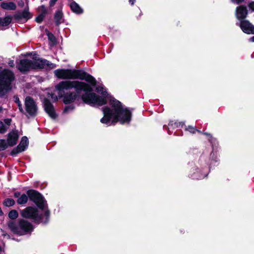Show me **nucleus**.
Here are the masks:
<instances>
[{"label": "nucleus", "mask_w": 254, "mask_h": 254, "mask_svg": "<svg viewBox=\"0 0 254 254\" xmlns=\"http://www.w3.org/2000/svg\"><path fill=\"white\" fill-rule=\"evenodd\" d=\"M111 105L112 109L108 107L103 108L104 116L100 120L102 124H107L111 119L114 124L118 122L122 124L129 122L131 113L127 109L123 108L121 102L117 100H112Z\"/></svg>", "instance_id": "1"}, {"label": "nucleus", "mask_w": 254, "mask_h": 254, "mask_svg": "<svg viewBox=\"0 0 254 254\" xmlns=\"http://www.w3.org/2000/svg\"><path fill=\"white\" fill-rule=\"evenodd\" d=\"M56 88L58 90H69L74 88L75 92L66 93L64 96V102L69 104L76 100L80 95L81 91L90 92L92 91V87L88 84L77 80L63 81L56 85Z\"/></svg>", "instance_id": "2"}, {"label": "nucleus", "mask_w": 254, "mask_h": 254, "mask_svg": "<svg viewBox=\"0 0 254 254\" xmlns=\"http://www.w3.org/2000/svg\"><path fill=\"white\" fill-rule=\"evenodd\" d=\"M54 73L59 78L85 80L92 86L96 84V79L93 76L80 70L57 69L55 70Z\"/></svg>", "instance_id": "3"}, {"label": "nucleus", "mask_w": 254, "mask_h": 254, "mask_svg": "<svg viewBox=\"0 0 254 254\" xmlns=\"http://www.w3.org/2000/svg\"><path fill=\"white\" fill-rule=\"evenodd\" d=\"M96 91L103 95V96H99L94 93L90 92H85V94L81 95V97L82 101L88 104L93 106H101L106 104V100L105 96L107 95V92L104 91L102 87L98 86L96 87Z\"/></svg>", "instance_id": "4"}, {"label": "nucleus", "mask_w": 254, "mask_h": 254, "mask_svg": "<svg viewBox=\"0 0 254 254\" xmlns=\"http://www.w3.org/2000/svg\"><path fill=\"white\" fill-rule=\"evenodd\" d=\"M13 73L3 69L0 72V96L4 95L11 88V82L14 80Z\"/></svg>", "instance_id": "5"}, {"label": "nucleus", "mask_w": 254, "mask_h": 254, "mask_svg": "<svg viewBox=\"0 0 254 254\" xmlns=\"http://www.w3.org/2000/svg\"><path fill=\"white\" fill-rule=\"evenodd\" d=\"M8 226L12 232L20 235L32 229L31 224L24 220H20L18 224L14 222H9Z\"/></svg>", "instance_id": "6"}, {"label": "nucleus", "mask_w": 254, "mask_h": 254, "mask_svg": "<svg viewBox=\"0 0 254 254\" xmlns=\"http://www.w3.org/2000/svg\"><path fill=\"white\" fill-rule=\"evenodd\" d=\"M21 215L23 217L32 219L35 221L41 220V216L38 214L37 209L33 207L29 206L22 210Z\"/></svg>", "instance_id": "7"}, {"label": "nucleus", "mask_w": 254, "mask_h": 254, "mask_svg": "<svg viewBox=\"0 0 254 254\" xmlns=\"http://www.w3.org/2000/svg\"><path fill=\"white\" fill-rule=\"evenodd\" d=\"M33 69L46 68L53 69L56 67V65L46 60L38 59L32 61Z\"/></svg>", "instance_id": "8"}, {"label": "nucleus", "mask_w": 254, "mask_h": 254, "mask_svg": "<svg viewBox=\"0 0 254 254\" xmlns=\"http://www.w3.org/2000/svg\"><path fill=\"white\" fill-rule=\"evenodd\" d=\"M25 106L27 113L31 116H35L37 112V106L34 100L30 97H27L25 100Z\"/></svg>", "instance_id": "9"}, {"label": "nucleus", "mask_w": 254, "mask_h": 254, "mask_svg": "<svg viewBox=\"0 0 254 254\" xmlns=\"http://www.w3.org/2000/svg\"><path fill=\"white\" fill-rule=\"evenodd\" d=\"M17 66L21 72H24L33 69L32 62V61L26 59L21 60L20 61Z\"/></svg>", "instance_id": "10"}, {"label": "nucleus", "mask_w": 254, "mask_h": 254, "mask_svg": "<svg viewBox=\"0 0 254 254\" xmlns=\"http://www.w3.org/2000/svg\"><path fill=\"white\" fill-rule=\"evenodd\" d=\"M240 27L244 32L248 34H254V26L247 20H242Z\"/></svg>", "instance_id": "11"}, {"label": "nucleus", "mask_w": 254, "mask_h": 254, "mask_svg": "<svg viewBox=\"0 0 254 254\" xmlns=\"http://www.w3.org/2000/svg\"><path fill=\"white\" fill-rule=\"evenodd\" d=\"M44 104L46 112L51 118L53 119L56 118V115L55 112L54 107L48 99H45Z\"/></svg>", "instance_id": "12"}, {"label": "nucleus", "mask_w": 254, "mask_h": 254, "mask_svg": "<svg viewBox=\"0 0 254 254\" xmlns=\"http://www.w3.org/2000/svg\"><path fill=\"white\" fill-rule=\"evenodd\" d=\"M18 138V135L16 131H11L8 134L7 143L10 146H12L15 145Z\"/></svg>", "instance_id": "13"}, {"label": "nucleus", "mask_w": 254, "mask_h": 254, "mask_svg": "<svg viewBox=\"0 0 254 254\" xmlns=\"http://www.w3.org/2000/svg\"><path fill=\"white\" fill-rule=\"evenodd\" d=\"M248 14L247 7L244 6H240L236 10V16L239 19H244Z\"/></svg>", "instance_id": "14"}, {"label": "nucleus", "mask_w": 254, "mask_h": 254, "mask_svg": "<svg viewBox=\"0 0 254 254\" xmlns=\"http://www.w3.org/2000/svg\"><path fill=\"white\" fill-rule=\"evenodd\" d=\"M15 19L17 20L24 19L27 21L31 17L30 14L27 9H25L22 12H17L14 16Z\"/></svg>", "instance_id": "15"}, {"label": "nucleus", "mask_w": 254, "mask_h": 254, "mask_svg": "<svg viewBox=\"0 0 254 254\" xmlns=\"http://www.w3.org/2000/svg\"><path fill=\"white\" fill-rule=\"evenodd\" d=\"M28 144V138L26 136L22 138L20 143L17 146L18 152H22L25 150Z\"/></svg>", "instance_id": "16"}, {"label": "nucleus", "mask_w": 254, "mask_h": 254, "mask_svg": "<svg viewBox=\"0 0 254 254\" xmlns=\"http://www.w3.org/2000/svg\"><path fill=\"white\" fill-rule=\"evenodd\" d=\"M1 7L6 10H15L16 8V4L13 2L4 1L1 3Z\"/></svg>", "instance_id": "17"}, {"label": "nucleus", "mask_w": 254, "mask_h": 254, "mask_svg": "<svg viewBox=\"0 0 254 254\" xmlns=\"http://www.w3.org/2000/svg\"><path fill=\"white\" fill-rule=\"evenodd\" d=\"M27 194L28 197L30 198V200L33 201L34 202L38 198L40 194L34 190H29L27 192Z\"/></svg>", "instance_id": "18"}, {"label": "nucleus", "mask_w": 254, "mask_h": 254, "mask_svg": "<svg viewBox=\"0 0 254 254\" xmlns=\"http://www.w3.org/2000/svg\"><path fill=\"white\" fill-rule=\"evenodd\" d=\"M70 8L72 11L74 13L80 14L83 12L82 9L74 1L71 2Z\"/></svg>", "instance_id": "19"}, {"label": "nucleus", "mask_w": 254, "mask_h": 254, "mask_svg": "<svg viewBox=\"0 0 254 254\" xmlns=\"http://www.w3.org/2000/svg\"><path fill=\"white\" fill-rule=\"evenodd\" d=\"M37 206L40 209H44L45 206V200L43 196L40 194L38 198L34 202Z\"/></svg>", "instance_id": "20"}, {"label": "nucleus", "mask_w": 254, "mask_h": 254, "mask_svg": "<svg viewBox=\"0 0 254 254\" xmlns=\"http://www.w3.org/2000/svg\"><path fill=\"white\" fill-rule=\"evenodd\" d=\"M10 16H6L3 19H0V27L8 25L11 21Z\"/></svg>", "instance_id": "21"}, {"label": "nucleus", "mask_w": 254, "mask_h": 254, "mask_svg": "<svg viewBox=\"0 0 254 254\" xmlns=\"http://www.w3.org/2000/svg\"><path fill=\"white\" fill-rule=\"evenodd\" d=\"M63 17V13L61 10L56 12L55 15V20L56 23L58 25L62 22Z\"/></svg>", "instance_id": "22"}, {"label": "nucleus", "mask_w": 254, "mask_h": 254, "mask_svg": "<svg viewBox=\"0 0 254 254\" xmlns=\"http://www.w3.org/2000/svg\"><path fill=\"white\" fill-rule=\"evenodd\" d=\"M28 196L25 194H22L21 196L17 199V202L19 204H25L28 201Z\"/></svg>", "instance_id": "23"}, {"label": "nucleus", "mask_w": 254, "mask_h": 254, "mask_svg": "<svg viewBox=\"0 0 254 254\" xmlns=\"http://www.w3.org/2000/svg\"><path fill=\"white\" fill-rule=\"evenodd\" d=\"M39 8L41 9L42 10L44 11V12L40 14L38 16H37L36 18V20L38 23H41L44 19L45 15L46 13V9L44 6H41Z\"/></svg>", "instance_id": "24"}, {"label": "nucleus", "mask_w": 254, "mask_h": 254, "mask_svg": "<svg viewBox=\"0 0 254 254\" xmlns=\"http://www.w3.org/2000/svg\"><path fill=\"white\" fill-rule=\"evenodd\" d=\"M3 204L4 205L7 207L13 206L15 204V201L12 198H6L5 199Z\"/></svg>", "instance_id": "25"}, {"label": "nucleus", "mask_w": 254, "mask_h": 254, "mask_svg": "<svg viewBox=\"0 0 254 254\" xmlns=\"http://www.w3.org/2000/svg\"><path fill=\"white\" fill-rule=\"evenodd\" d=\"M18 214L16 210H12L8 213V217L11 219H15L18 217Z\"/></svg>", "instance_id": "26"}, {"label": "nucleus", "mask_w": 254, "mask_h": 254, "mask_svg": "<svg viewBox=\"0 0 254 254\" xmlns=\"http://www.w3.org/2000/svg\"><path fill=\"white\" fill-rule=\"evenodd\" d=\"M7 130V127L4 126L3 123L0 121V133L3 134Z\"/></svg>", "instance_id": "27"}, {"label": "nucleus", "mask_w": 254, "mask_h": 254, "mask_svg": "<svg viewBox=\"0 0 254 254\" xmlns=\"http://www.w3.org/2000/svg\"><path fill=\"white\" fill-rule=\"evenodd\" d=\"M14 101L17 104V105L18 106L19 109L20 111L22 113L24 112V110L22 107V104L20 103V102L19 101V99L18 97L14 96Z\"/></svg>", "instance_id": "28"}, {"label": "nucleus", "mask_w": 254, "mask_h": 254, "mask_svg": "<svg viewBox=\"0 0 254 254\" xmlns=\"http://www.w3.org/2000/svg\"><path fill=\"white\" fill-rule=\"evenodd\" d=\"M7 144L5 140L0 139V151L4 150L7 148Z\"/></svg>", "instance_id": "29"}, {"label": "nucleus", "mask_w": 254, "mask_h": 254, "mask_svg": "<svg viewBox=\"0 0 254 254\" xmlns=\"http://www.w3.org/2000/svg\"><path fill=\"white\" fill-rule=\"evenodd\" d=\"M187 130L192 133H195L196 131L201 133L200 130H196L195 127L191 126L188 127L187 128Z\"/></svg>", "instance_id": "30"}, {"label": "nucleus", "mask_w": 254, "mask_h": 254, "mask_svg": "<svg viewBox=\"0 0 254 254\" xmlns=\"http://www.w3.org/2000/svg\"><path fill=\"white\" fill-rule=\"evenodd\" d=\"M48 39L50 40L52 43L56 42V38L55 36L51 33H48L47 34Z\"/></svg>", "instance_id": "31"}, {"label": "nucleus", "mask_w": 254, "mask_h": 254, "mask_svg": "<svg viewBox=\"0 0 254 254\" xmlns=\"http://www.w3.org/2000/svg\"><path fill=\"white\" fill-rule=\"evenodd\" d=\"M4 122L5 124L6 127H7V128H8L9 126L10 125L11 122V120L10 119H6L4 120Z\"/></svg>", "instance_id": "32"}, {"label": "nucleus", "mask_w": 254, "mask_h": 254, "mask_svg": "<svg viewBox=\"0 0 254 254\" xmlns=\"http://www.w3.org/2000/svg\"><path fill=\"white\" fill-rule=\"evenodd\" d=\"M248 6L250 9L254 11V1H252L249 3Z\"/></svg>", "instance_id": "33"}, {"label": "nucleus", "mask_w": 254, "mask_h": 254, "mask_svg": "<svg viewBox=\"0 0 254 254\" xmlns=\"http://www.w3.org/2000/svg\"><path fill=\"white\" fill-rule=\"evenodd\" d=\"M57 0H50V5L51 6H53L55 3H56V2L57 1Z\"/></svg>", "instance_id": "34"}, {"label": "nucleus", "mask_w": 254, "mask_h": 254, "mask_svg": "<svg viewBox=\"0 0 254 254\" xmlns=\"http://www.w3.org/2000/svg\"><path fill=\"white\" fill-rule=\"evenodd\" d=\"M14 196L15 197L18 198L21 196V194H20V192H16L14 193Z\"/></svg>", "instance_id": "35"}, {"label": "nucleus", "mask_w": 254, "mask_h": 254, "mask_svg": "<svg viewBox=\"0 0 254 254\" xmlns=\"http://www.w3.org/2000/svg\"><path fill=\"white\" fill-rule=\"evenodd\" d=\"M234 2L236 3H240L242 2L244 0H232Z\"/></svg>", "instance_id": "36"}, {"label": "nucleus", "mask_w": 254, "mask_h": 254, "mask_svg": "<svg viewBox=\"0 0 254 254\" xmlns=\"http://www.w3.org/2000/svg\"><path fill=\"white\" fill-rule=\"evenodd\" d=\"M8 65L11 67L14 66V64L13 61H9V62L8 63Z\"/></svg>", "instance_id": "37"}, {"label": "nucleus", "mask_w": 254, "mask_h": 254, "mask_svg": "<svg viewBox=\"0 0 254 254\" xmlns=\"http://www.w3.org/2000/svg\"><path fill=\"white\" fill-rule=\"evenodd\" d=\"M136 0H129V2L131 3V5H133Z\"/></svg>", "instance_id": "38"}, {"label": "nucleus", "mask_w": 254, "mask_h": 254, "mask_svg": "<svg viewBox=\"0 0 254 254\" xmlns=\"http://www.w3.org/2000/svg\"><path fill=\"white\" fill-rule=\"evenodd\" d=\"M250 41L251 42H254V36L252 37L250 39Z\"/></svg>", "instance_id": "39"}, {"label": "nucleus", "mask_w": 254, "mask_h": 254, "mask_svg": "<svg viewBox=\"0 0 254 254\" xmlns=\"http://www.w3.org/2000/svg\"><path fill=\"white\" fill-rule=\"evenodd\" d=\"M70 109V107H67L65 108L64 109V112H67V111L68 110V109Z\"/></svg>", "instance_id": "40"}, {"label": "nucleus", "mask_w": 254, "mask_h": 254, "mask_svg": "<svg viewBox=\"0 0 254 254\" xmlns=\"http://www.w3.org/2000/svg\"><path fill=\"white\" fill-rule=\"evenodd\" d=\"M3 214L2 211L1 210V208H0V216H1Z\"/></svg>", "instance_id": "41"}, {"label": "nucleus", "mask_w": 254, "mask_h": 254, "mask_svg": "<svg viewBox=\"0 0 254 254\" xmlns=\"http://www.w3.org/2000/svg\"><path fill=\"white\" fill-rule=\"evenodd\" d=\"M2 107H0V112L2 111Z\"/></svg>", "instance_id": "42"}]
</instances>
